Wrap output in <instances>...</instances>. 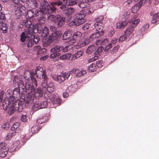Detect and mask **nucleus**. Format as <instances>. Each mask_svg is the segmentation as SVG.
Returning a JSON list of instances; mask_svg holds the SVG:
<instances>
[{"label":"nucleus","mask_w":159,"mask_h":159,"mask_svg":"<svg viewBox=\"0 0 159 159\" xmlns=\"http://www.w3.org/2000/svg\"><path fill=\"white\" fill-rule=\"evenodd\" d=\"M5 18V16L4 14H3L2 12H0V19L1 20H3Z\"/></svg>","instance_id":"57"},{"label":"nucleus","mask_w":159,"mask_h":159,"mask_svg":"<svg viewBox=\"0 0 159 159\" xmlns=\"http://www.w3.org/2000/svg\"><path fill=\"white\" fill-rule=\"evenodd\" d=\"M86 71L85 70H82L79 72L77 73L76 75L77 77H80L83 75L84 74H86Z\"/></svg>","instance_id":"45"},{"label":"nucleus","mask_w":159,"mask_h":159,"mask_svg":"<svg viewBox=\"0 0 159 159\" xmlns=\"http://www.w3.org/2000/svg\"><path fill=\"white\" fill-rule=\"evenodd\" d=\"M78 71V69H74L70 71L72 73H75L77 71Z\"/></svg>","instance_id":"61"},{"label":"nucleus","mask_w":159,"mask_h":159,"mask_svg":"<svg viewBox=\"0 0 159 159\" xmlns=\"http://www.w3.org/2000/svg\"><path fill=\"white\" fill-rule=\"evenodd\" d=\"M54 88L53 84L52 83H50L47 88V90L48 92H51L54 91Z\"/></svg>","instance_id":"23"},{"label":"nucleus","mask_w":159,"mask_h":159,"mask_svg":"<svg viewBox=\"0 0 159 159\" xmlns=\"http://www.w3.org/2000/svg\"><path fill=\"white\" fill-rule=\"evenodd\" d=\"M103 19V17L102 16H99L98 18L95 19L94 21V24L96 29L99 30V25H100L101 26L104 25L102 23V21Z\"/></svg>","instance_id":"11"},{"label":"nucleus","mask_w":159,"mask_h":159,"mask_svg":"<svg viewBox=\"0 0 159 159\" xmlns=\"http://www.w3.org/2000/svg\"><path fill=\"white\" fill-rule=\"evenodd\" d=\"M133 30L134 28L133 26H131L128 28L126 30L125 32V34L127 36L128 38H129V39L133 36V34L134 33Z\"/></svg>","instance_id":"16"},{"label":"nucleus","mask_w":159,"mask_h":159,"mask_svg":"<svg viewBox=\"0 0 159 159\" xmlns=\"http://www.w3.org/2000/svg\"><path fill=\"white\" fill-rule=\"evenodd\" d=\"M82 35L81 33L80 32H77L74 33L73 39L69 41V43H75L76 42V40H79Z\"/></svg>","instance_id":"12"},{"label":"nucleus","mask_w":159,"mask_h":159,"mask_svg":"<svg viewBox=\"0 0 159 159\" xmlns=\"http://www.w3.org/2000/svg\"><path fill=\"white\" fill-rule=\"evenodd\" d=\"M70 76L68 73H65L58 75H53L52 78L53 80L59 83H62L66 79H67Z\"/></svg>","instance_id":"8"},{"label":"nucleus","mask_w":159,"mask_h":159,"mask_svg":"<svg viewBox=\"0 0 159 159\" xmlns=\"http://www.w3.org/2000/svg\"><path fill=\"white\" fill-rule=\"evenodd\" d=\"M30 81L32 84H30L29 82L26 84V87L29 88L30 92L28 94L25 99V101L27 103H31L35 97H41L43 95V92L40 88H38L36 91L35 90V88L34 86H37V80L35 78L31 77Z\"/></svg>","instance_id":"1"},{"label":"nucleus","mask_w":159,"mask_h":159,"mask_svg":"<svg viewBox=\"0 0 159 159\" xmlns=\"http://www.w3.org/2000/svg\"><path fill=\"white\" fill-rule=\"evenodd\" d=\"M28 119V118L26 115H22L21 116L20 120L23 122H26Z\"/></svg>","instance_id":"43"},{"label":"nucleus","mask_w":159,"mask_h":159,"mask_svg":"<svg viewBox=\"0 0 159 159\" xmlns=\"http://www.w3.org/2000/svg\"><path fill=\"white\" fill-rule=\"evenodd\" d=\"M55 39L54 37L53 36L52 34V35L51 36H50L48 40V41L49 43H51L52 42L53 40Z\"/></svg>","instance_id":"50"},{"label":"nucleus","mask_w":159,"mask_h":159,"mask_svg":"<svg viewBox=\"0 0 159 159\" xmlns=\"http://www.w3.org/2000/svg\"><path fill=\"white\" fill-rule=\"evenodd\" d=\"M61 34V33L60 31H56L52 33L53 36L55 39L57 38Z\"/></svg>","instance_id":"41"},{"label":"nucleus","mask_w":159,"mask_h":159,"mask_svg":"<svg viewBox=\"0 0 159 159\" xmlns=\"http://www.w3.org/2000/svg\"><path fill=\"white\" fill-rule=\"evenodd\" d=\"M15 14L17 18L22 15V11L21 9L19 7H17L15 10Z\"/></svg>","instance_id":"22"},{"label":"nucleus","mask_w":159,"mask_h":159,"mask_svg":"<svg viewBox=\"0 0 159 159\" xmlns=\"http://www.w3.org/2000/svg\"><path fill=\"white\" fill-rule=\"evenodd\" d=\"M48 57L47 55H46L43 57H42L40 58V60H45Z\"/></svg>","instance_id":"58"},{"label":"nucleus","mask_w":159,"mask_h":159,"mask_svg":"<svg viewBox=\"0 0 159 159\" xmlns=\"http://www.w3.org/2000/svg\"><path fill=\"white\" fill-rule=\"evenodd\" d=\"M8 149L0 151V156L2 157H4L6 156L7 153Z\"/></svg>","instance_id":"35"},{"label":"nucleus","mask_w":159,"mask_h":159,"mask_svg":"<svg viewBox=\"0 0 159 159\" xmlns=\"http://www.w3.org/2000/svg\"><path fill=\"white\" fill-rule=\"evenodd\" d=\"M75 10L72 8H69L66 11L65 13L68 15H71L74 12Z\"/></svg>","instance_id":"31"},{"label":"nucleus","mask_w":159,"mask_h":159,"mask_svg":"<svg viewBox=\"0 0 159 159\" xmlns=\"http://www.w3.org/2000/svg\"><path fill=\"white\" fill-rule=\"evenodd\" d=\"M154 18H159V13H157L155 14L154 15Z\"/></svg>","instance_id":"64"},{"label":"nucleus","mask_w":159,"mask_h":159,"mask_svg":"<svg viewBox=\"0 0 159 159\" xmlns=\"http://www.w3.org/2000/svg\"><path fill=\"white\" fill-rule=\"evenodd\" d=\"M103 25L101 26L100 25H99V28H101L99 29V30L96 29V33L92 34L89 38H87V39H81L78 43L76 48L78 49L79 47H84L91 42L92 40V39H96L102 36L104 34V31L103 30Z\"/></svg>","instance_id":"3"},{"label":"nucleus","mask_w":159,"mask_h":159,"mask_svg":"<svg viewBox=\"0 0 159 159\" xmlns=\"http://www.w3.org/2000/svg\"><path fill=\"white\" fill-rule=\"evenodd\" d=\"M50 100L49 101L50 102H53V103L57 104H59L60 103V99L58 98H55L53 97H52Z\"/></svg>","instance_id":"19"},{"label":"nucleus","mask_w":159,"mask_h":159,"mask_svg":"<svg viewBox=\"0 0 159 159\" xmlns=\"http://www.w3.org/2000/svg\"><path fill=\"white\" fill-rule=\"evenodd\" d=\"M117 40L116 39H113L111 40V42L113 44H114V43H116V42H117Z\"/></svg>","instance_id":"62"},{"label":"nucleus","mask_w":159,"mask_h":159,"mask_svg":"<svg viewBox=\"0 0 159 159\" xmlns=\"http://www.w3.org/2000/svg\"><path fill=\"white\" fill-rule=\"evenodd\" d=\"M95 0H84V1L85 2H92V1H94ZM83 2H82L80 3L79 4V7L81 8H84L85 7H86V5H85V3H84V1H83Z\"/></svg>","instance_id":"29"},{"label":"nucleus","mask_w":159,"mask_h":159,"mask_svg":"<svg viewBox=\"0 0 159 159\" xmlns=\"http://www.w3.org/2000/svg\"><path fill=\"white\" fill-rule=\"evenodd\" d=\"M84 16V15L82 14L75 15L74 16V20L70 23V26L79 25L82 24L84 22V20L83 19Z\"/></svg>","instance_id":"7"},{"label":"nucleus","mask_w":159,"mask_h":159,"mask_svg":"<svg viewBox=\"0 0 159 159\" xmlns=\"http://www.w3.org/2000/svg\"><path fill=\"white\" fill-rule=\"evenodd\" d=\"M28 31H25V32H23L20 35V40L22 42H24L27 39L28 41H30V36H31V34L33 33H32V30L30 31L29 32L30 33H28Z\"/></svg>","instance_id":"10"},{"label":"nucleus","mask_w":159,"mask_h":159,"mask_svg":"<svg viewBox=\"0 0 159 159\" xmlns=\"http://www.w3.org/2000/svg\"><path fill=\"white\" fill-rule=\"evenodd\" d=\"M112 47V45L110 42L107 45H106V47L104 49L105 51H107L109 49Z\"/></svg>","instance_id":"46"},{"label":"nucleus","mask_w":159,"mask_h":159,"mask_svg":"<svg viewBox=\"0 0 159 159\" xmlns=\"http://www.w3.org/2000/svg\"><path fill=\"white\" fill-rule=\"evenodd\" d=\"M146 0H141L138 3V5L140 6V7L143 5L145 3Z\"/></svg>","instance_id":"51"},{"label":"nucleus","mask_w":159,"mask_h":159,"mask_svg":"<svg viewBox=\"0 0 159 159\" xmlns=\"http://www.w3.org/2000/svg\"><path fill=\"white\" fill-rule=\"evenodd\" d=\"M69 94L67 92H64L63 93V96L64 98H66L68 96Z\"/></svg>","instance_id":"59"},{"label":"nucleus","mask_w":159,"mask_h":159,"mask_svg":"<svg viewBox=\"0 0 159 159\" xmlns=\"http://www.w3.org/2000/svg\"><path fill=\"white\" fill-rule=\"evenodd\" d=\"M35 72L34 74L37 75V77H39L40 75H42V78L43 80V82L42 84V86L44 88L46 87L47 85L48 78L42 67L40 66L37 67L35 69Z\"/></svg>","instance_id":"6"},{"label":"nucleus","mask_w":159,"mask_h":159,"mask_svg":"<svg viewBox=\"0 0 159 159\" xmlns=\"http://www.w3.org/2000/svg\"><path fill=\"white\" fill-rule=\"evenodd\" d=\"M132 0H128L126 2V4L127 5H129L132 3Z\"/></svg>","instance_id":"63"},{"label":"nucleus","mask_w":159,"mask_h":159,"mask_svg":"<svg viewBox=\"0 0 159 159\" xmlns=\"http://www.w3.org/2000/svg\"><path fill=\"white\" fill-rule=\"evenodd\" d=\"M63 46H57L51 49V51L53 52V53L51 54L50 57L53 59V60L55 61L59 60V56L61 54V52H63Z\"/></svg>","instance_id":"5"},{"label":"nucleus","mask_w":159,"mask_h":159,"mask_svg":"<svg viewBox=\"0 0 159 159\" xmlns=\"http://www.w3.org/2000/svg\"><path fill=\"white\" fill-rule=\"evenodd\" d=\"M17 132L16 131L10 133L8 134L6 137V139L8 140L11 139V137L14 135H16Z\"/></svg>","instance_id":"24"},{"label":"nucleus","mask_w":159,"mask_h":159,"mask_svg":"<svg viewBox=\"0 0 159 159\" xmlns=\"http://www.w3.org/2000/svg\"><path fill=\"white\" fill-rule=\"evenodd\" d=\"M103 48L102 47H100L95 52L94 54L95 55L93 58H92L91 59L89 60V62H90L91 61H93L98 59V55L101 54L103 51Z\"/></svg>","instance_id":"15"},{"label":"nucleus","mask_w":159,"mask_h":159,"mask_svg":"<svg viewBox=\"0 0 159 159\" xmlns=\"http://www.w3.org/2000/svg\"><path fill=\"white\" fill-rule=\"evenodd\" d=\"M50 4L52 6V7L47 2H45L43 5H42L40 7V9L41 11L43 13H51L55 10V8L53 7V6L55 5L58 6L61 5L62 4V2L60 1L57 2H52Z\"/></svg>","instance_id":"4"},{"label":"nucleus","mask_w":159,"mask_h":159,"mask_svg":"<svg viewBox=\"0 0 159 159\" xmlns=\"http://www.w3.org/2000/svg\"><path fill=\"white\" fill-rule=\"evenodd\" d=\"M140 22V20L139 19H137L136 20H131L129 22L130 23H132V25H133V27L134 26L136 25L138 23Z\"/></svg>","instance_id":"40"},{"label":"nucleus","mask_w":159,"mask_h":159,"mask_svg":"<svg viewBox=\"0 0 159 159\" xmlns=\"http://www.w3.org/2000/svg\"><path fill=\"white\" fill-rule=\"evenodd\" d=\"M129 14L130 13L129 12H126L124 13L123 16H124L125 19H127L128 18Z\"/></svg>","instance_id":"56"},{"label":"nucleus","mask_w":159,"mask_h":159,"mask_svg":"<svg viewBox=\"0 0 159 159\" xmlns=\"http://www.w3.org/2000/svg\"><path fill=\"white\" fill-rule=\"evenodd\" d=\"M127 24V21L120 22L116 24L117 28H123L125 27Z\"/></svg>","instance_id":"20"},{"label":"nucleus","mask_w":159,"mask_h":159,"mask_svg":"<svg viewBox=\"0 0 159 159\" xmlns=\"http://www.w3.org/2000/svg\"><path fill=\"white\" fill-rule=\"evenodd\" d=\"M6 144L4 143H0V151L8 149L6 147Z\"/></svg>","instance_id":"36"},{"label":"nucleus","mask_w":159,"mask_h":159,"mask_svg":"<svg viewBox=\"0 0 159 159\" xmlns=\"http://www.w3.org/2000/svg\"><path fill=\"white\" fill-rule=\"evenodd\" d=\"M71 57V55L70 53H66L65 54L62 55L60 56L59 57V59H62V60H68Z\"/></svg>","instance_id":"21"},{"label":"nucleus","mask_w":159,"mask_h":159,"mask_svg":"<svg viewBox=\"0 0 159 159\" xmlns=\"http://www.w3.org/2000/svg\"><path fill=\"white\" fill-rule=\"evenodd\" d=\"M119 46H116L114 47L112 50V52L113 53L116 52L119 49Z\"/></svg>","instance_id":"52"},{"label":"nucleus","mask_w":159,"mask_h":159,"mask_svg":"<svg viewBox=\"0 0 159 159\" xmlns=\"http://www.w3.org/2000/svg\"><path fill=\"white\" fill-rule=\"evenodd\" d=\"M96 47L93 45H90L86 49V52L87 54H90L93 52L95 51Z\"/></svg>","instance_id":"18"},{"label":"nucleus","mask_w":159,"mask_h":159,"mask_svg":"<svg viewBox=\"0 0 159 159\" xmlns=\"http://www.w3.org/2000/svg\"><path fill=\"white\" fill-rule=\"evenodd\" d=\"M57 17L53 15H51L48 17V19L49 21H51L55 23L57 22Z\"/></svg>","instance_id":"28"},{"label":"nucleus","mask_w":159,"mask_h":159,"mask_svg":"<svg viewBox=\"0 0 159 159\" xmlns=\"http://www.w3.org/2000/svg\"><path fill=\"white\" fill-rule=\"evenodd\" d=\"M36 49L39 54H42L46 51V49L45 48H41L40 46L37 47Z\"/></svg>","instance_id":"26"},{"label":"nucleus","mask_w":159,"mask_h":159,"mask_svg":"<svg viewBox=\"0 0 159 159\" xmlns=\"http://www.w3.org/2000/svg\"><path fill=\"white\" fill-rule=\"evenodd\" d=\"M140 7V6H139L138 5L136 4L133 7L132 11L133 13H136L139 10Z\"/></svg>","instance_id":"30"},{"label":"nucleus","mask_w":159,"mask_h":159,"mask_svg":"<svg viewBox=\"0 0 159 159\" xmlns=\"http://www.w3.org/2000/svg\"><path fill=\"white\" fill-rule=\"evenodd\" d=\"M109 43L107 39H105L103 40H102L101 45L106 46Z\"/></svg>","instance_id":"44"},{"label":"nucleus","mask_w":159,"mask_h":159,"mask_svg":"<svg viewBox=\"0 0 159 159\" xmlns=\"http://www.w3.org/2000/svg\"><path fill=\"white\" fill-rule=\"evenodd\" d=\"M19 126V124L18 122H16L11 127V129L13 130L16 129Z\"/></svg>","instance_id":"38"},{"label":"nucleus","mask_w":159,"mask_h":159,"mask_svg":"<svg viewBox=\"0 0 159 159\" xmlns=\"http://www.w3.org/2000/svg\"><path fill=\"white\" fill-rule=\"evenodd\" d=\"M56 18L58 26L61 27L64 24L65 20L64 18H62L61 16L59 15L57 16Z\"/></svg>","instance_id":"17"},{"label":"nucleus","mask_w":159,"mask_h":159,"mask_svg":"<svg viewBox=\"0 0 159 159\" xmlns=\"http://www.w3.org/2000/svg\"><path fill=\"white\" fill-rule=\"evenodd\" d=\"M43 26L40 24L35 25V28L34 30H32V33H35L36 31H40L43 32V36H45L48 34V29L46 27H44L43 29Z\"/></svg>","instance_id":"9"},{"label":"nucleus","mask_w":159,"mask_h":159,"mask_svg":"<svg viewBox=\"0 0 159 159\" xmlns=\"http://www.w3.org/2000/svg\"><path fill=\"white\" fill-rule=\"evenodd\" d=\"M128 38L127 36L126 35H124L121 36L119 39V41H123L126 39V38Z\"/></svg>","instance_id":"47"},{"label":"nucleus","mask_w":159,"mask_h":159,"mask_svg":"<svg viewBox=\"0 0 159 159\" xmlns=\"http://www.w3.org/2000/svg\"><path fill=\"white\" fill-rule=\"evenodd\" d=\"M69 43L70 44L69 45L65 47L64 48H63L64 52H66L68 51L71 49L72 48L73 46L72 45V43Z\"/></svg>","instance_id":"34"},{"label":"nucleus","mask_w":159,"mask_h":159,"mask_svg":"<svg viewBox=\"0 0 159 159\" xmlns=\"http://www.w3.org/2000/svg\"><path fill=\"white\" fill-rule=\"evenodd\" d=\"M37 123L39 124H42L43 122H44V120L42 119H38L37 120Z\"/></svg>","instance_id":"60"},{"label":"nucleus","mask_w":159,"mask_h":159,"mask_svg":"<svg viewBox=\"0 0 159 159\" xmlns=\"http://www.w3.org/2000/svg\"><path fill=\"white\" fill-rule=\"evenodd\" d=\"M31 21L29 19H27L26 20L23 25H24L26 27L28 28L27 30L29 32H30V31L34 30L35 28V25H37V24H35L34 25H33L31 26Z\"/></svg>","instance_id":"13"},{"label":"nucleus","mask_w":159,"mask_h":159,"mask_svg":"<svg viewBox=\"0 0 159 159\" xmlns=\"http://www.w3.org/2000/svg\"><path fill=\"white\" fill-rule=\"evenodd\" d=\"M31 131L32 133H36L37 132V127L35 126L34 127H32L31 129Z\"/></svg>","instance_id":"53"},{"label":"nucleus","mask_w":159,"mask_h":159,"mask_svg":"<svg viewBox=\"0 0 159 159\" xmlns=\"http://www.w3.org/2000/svg\"><path fill=\"white\" fill-rule=\"evenodd\" d=\"M2 104L4 110L7 109L9 107L8 112L10 115L13 113L15 110H17L19 107V101L13 96H11L9 99L5 98Z\"/></svg>","instance_id":"2"},{"label":"nucleus","mask_w":159,"mask_h":159,"mask_svg":"<svg viewBox=\"0 0 159 159\" xmlns=\"http://www.w3.org/2000/svg\"><path fill=\"white\" fill-rule=\"evenodd\" d=\"M83 52L82 51H78L74 54L73 56V57L75 58L79 57L83 55Z\"/></svg>","instance_id":"32"},{"label":"nucleus","mask_w":159,"mask_h":159,"mask_svg":"<svg viewBox=\"0 0 159 159\" xmlns=\"http://www.w3.org/2000/svg\"><path fill=\"white\" fill-rule=\"evenodd\" d=\"M90 25L89 24H85L83 27V28L84 30H86L89 28Z\"/></svg>","instance_id":"54"},{"label":"nucleus","mask_w":159,"mask_h":159,"mask_svg":"<svg viewBox=\"0 0 159 159\" xmlns=\"http://www.w3.org/2000/svg\"><path fill=\"white\" fill-rule=\"evenodd\" d=\"M1 24L0 22V30H2V31H6L7 30V28L6 27L5 24H3L1 25Z\"/></svg>","instance_id":"42"},{"label":"nucleus","mask_w":159,"mask_h":159,"mask_svg":"<svg viewBox=\"0 0 159 159\" xmlns=\"http://www.w3.org/2000/svg\"><path fill=\"white\" fill-rule=\"evenodd\" d=\"M39 41V39L38 37H35L32 34L30 36V41H29L28 45V47H31L34 43H38Z\"/></svg>","instance_id":"14"},{"label":"nucleus","mask_w":159,"mask_h":159,"mask_svg":"<svg viewBox=\"0 0 159 159\" xmlns=\"http://www.w3.org/2000/svg\"><path fill=\"white\" fill-rule=\"evenodd\" d=\"M149 27V25L148 24H146L144 25L142 28V30L145 31Z\"/></svg>","instance_id":"55"},{"label":"nucleus","mask_w":159,"mask_h":159,"mask_svg":"<svg viewBox=\"0 0 159 159\" xmlns=\"http://www.w3.org/2000/svg\"><path fill=\"white\" fill-rule=\"evenodd\" d=\"M39 107V106L38 102H36L34 104L32 108L34 111H36L39 109H40Z\"/></svg>","instance_id":"37"},{"label":"nucleus","mask_w":159,"mask_h":159,"mask_svg":"<svg viewBox=\"0 0 159 159\" xmlns=\"http://www.w3.org/2000/svg\"><path fill=\"white\" fill-rule=\"evenodd\" d=\"M70 34L69 31H66L64 34L63 36V39L66 40L68 39L70 36Z\"/></svg>","instance_id":"33"},{"label":"nucleus","mask_w":159,"mask_h":159,"mask_svg":"<svg viewBox=\"0 0 159 159\" xmlns=\"http://www.w3.org/2000/svg\"><path fill=\"white\" fill-rule=\"evenodd\" d=\"M95 64H92L89 66V70L90 71H94L95 70Z\"/></svg>","instance_id":"39"},{"label":"nucleus","mask_w":159,"mask_h":159,"mask_svg":"<svg viewBox=\"0 0 159 159\" xmlns=\"http://www.w3.org/2000/svg\"><path fill=\"white\" fill-rule=\"evenodd\" d=\"M2 127L5 129H7L9 127L10 125L8 123H6L2 125Z\"/></svg>","instance_id":"49"},{"label":"nucleus","mask_w":159,"mask_h":159,"mask_svg":"<svg viewBox=\"0 0 159 159\" xmlns=\"http://www.w3.org/2000/svg\"><path fill=\"white\" fill-rule=\"evenodd\" d=\"M77 3V1L75 0H70L69 1V4L70 5H74Z\"/></svg>","instance_id":"48"},{"label":"nucleus","mask_w":159,"mask_h":159,"mask_svg":"<svg viewBox=\"0 0 159 159\" xmlns=\"http://www.w3.org/2000/svg\"><path fill=\"white\" fill-rule=\"evenodd\" d=\"M38 103L39 106V108H40V109L46 107L47 105V102L46 101H44L42 102H38Z\"/></svg>","instance_id":"25"},{"label":"nucleus","mask_w":159,"mask_h":159,"mask_svg":"<svg viewBox=\"0 0 159 159\" xmlns=\"http://www.w3.org/2000/svg\"><path fill=\"white\" fill-rule=\"evenodd\" d=\"M19 144V141H16L13 143L11 145V148H12V151L15 150Z\"/></svg>","instance_id":"27"}]
</instances>
